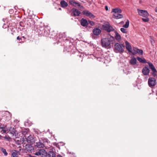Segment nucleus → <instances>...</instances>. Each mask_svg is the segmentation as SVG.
<instances>
[{
  "label": "nucleus",
  "mask_w": 157,
  "mask_h": 157,
  "mask_svg": "<svg viewBox=\"0 0 157 157\" xmlns=\"http://www.w3.org/2000/svg\"><path fill=\"white\" fill-rule=\"evenodd\" d=\"M129 21L128 20H127V21L126 22L125 24L123 25V27L125 28H127L129 27Z\"/></svg>",
  "instance_id": "obj_27"
},
{
  "label": "nucleus",
  "mask_w": 157,
  "mask_h": 157,
  "mask_svg": "<svg viewBox=\"0 0 157 157\" xmlns=\"http://www.w3.org/2000/svg\"><path fill=\"white\" fill-rule=\"evenodd\" d=\"M114 32L115 33V38L118 41H120L121 40V37L120 35L117 33V32L115 31Z\"/></svg>",
  "instance_id": "obj_18"
},
{
  "label": "nucleus",
  "mask_w": 157,
  "mask_h": 157,
  "mask_svg": "<svg viewBox=\"0 0 157 157\" xmlns=\"http://www.w3.org/2000/svg\"><path fill=\"white\" fill-rule=\"evenodd\" d=\"M114 40V37L109 35H108L106 38H103L101 40V43L102 47L108 48L111 47V44L113 40Z\"/></svg>",
  "instance_id": "obj_1"
},
{
  "label": "nucleus",
  "mask_w": 157,
  "mask_h": 157,
  "mask_svg": "<svg viewBox=\"0 0 157 157\" xmlns=\"http://www.w3.org/2000/svg\"><path fill=\"white\" fill-rule=\"evenodd\" d=\"M150 41L152 44L154 43V40L152 39L151 37Z\"/></svg>",
  "instance_id": "obj_34"
},
{
  "label": "nucleus",
  "mask_w": 157,
  "mask_h": 157,
  "mask_svg": "<svg viewBox=\"0 0 157 157\" xmlns=\"http://www.w3.org/2000/svg\"><path fill=\"white\" fill-rule=\"evenodd\" d=\"M137 60L139 61L140 62L143 63H147L149 66V67L153 71L152 75L154 77H155L156 76L157 74V71L152 63L150 62H147L146 60L144 59H142L139 57H137Z\"/></svg>",
  "instance_id": "obj_2"
},
{
  "label": "nucleus",
  "mask_w": 157,
  "mask_h": 157,
  "mask_svg": "<svg viewBox=\"0 0 157 157\" xmlns=\"http://www.w3.org/2000/svg\"><path fill=\"white\" fill-rule=\"evenodd\" d=\"M105 10L106 11H108V6H105Z\"/></svg>",
  "instance_id": "obj_36"
},
{
  "label": "nucleus",
  "mask_w": 157,
  "mask_h": 157,
  "mask_svg": "<svg viewBox=\"0 0 157 157\" xmlns=\"http://www.w3.org/2000/svg\"><path fill=\"white\" fill-rule=\"evenodd\" d=\"M123 17V15L120 14H114L113 15V17L116 19H121Z\"/></svg>",
  "instance_id": "obj_19"
},
{
  "label": "nucleus",
  "mask_w": 157,
  "mask_h": 157,
  "mask_svg": "<svg viewBox=\"0 0 157 157\" xmlns=\"http://www.w3.org/2000/svg\"><path fill=\"white\" fill-rule=\"evenodd\" d=\"M136 62L137 60L134 57H133L130 60V63L131 64L134 65L136 63Z\"/></svg>",
  "instance_id": "obj_20"
},
{
  "label": "nucleus",
  "mask_w": 157,
  "mask_h": 157,
  "mask_svg": "<svg viewBox=\"0 0 157 157\" xmlns=\"http://www.w3.org/2000/svg\"><path fill=\"white\" fill-rule=\"evenodd\" d=\"M137 48H134L132 50V52L131 53H132L133 55L136 54H134V52H135L137 51Z\"/></svg>",
  "instance_id": "obj_32"
},
{
  "label": "nucleus",
  "mask_w": 157,
  "mask_h": 157,
  "mask_svg": "<svg viewBox=\"0 0 157 157\" xmlns=\"http://www.w3.org/2000/svg\"><path fill=\"white\" fill-rule=\"evenodd\" d=\"M60 4L61 6L63 7H67L68 5L67 3L64 0H62L61 1Z\"/></svg>",
  "instance_id": "obj_23"
},
{
  "label": "nucleus",
  "mask_w": 157,
  "mask_h": 157,
  "mask_svg": "<svg viewBox=\"0 0 157 157\" xmlns=\"http://www.w3.org/2000/svg\"><path fill=\"white\" fill-rule=\"evenodd\" d=\"M148 83L149 87H152L156 85V80L154 78H150L148 79Z\"/></svg>",
  "instance_id": "obj_7"
},
{
  "label": "nucleus",
  "mask_w": 157,
  "mask_h": 157,
  "mask_svg": "<svg viewBox=\"0 0 157 157\" xmlns=\"http://www.w3.org/2000/svg\"><path fill=\"white\" fill-rule=\"evenodd\" d=\"M63 157L62 156L60 155H58L57 156V157Z\"/></svg>",
  "instance_id": "obj_38"
},
{
  "label": "nucleus",
  "mask_w": 157,
  "mask_h": 157,
  "mask_svg": "<svg viewBox=\"0 0 157 157\" xmlns=\"http://www.w3.org/2000/svg\"><path fill=\"white\" fill-rule=\"evenodd\" d=\"M121 31L124 33H127L126 29L124 28H121L120 29Z\"/></svg>",
  "instance_id": "obj_31"
},
{
  "label": "nucleus",
  "mask_w": 157,
  "mask_h": 157,
  "mask_svg": "<svg viewBox=\"0 0 157 157\" xmlns=\"http://www.w3.org/2000/svg\"><path fill=\"white\" fill-rule=\"evenodd\" d=\"M1 129L2 132H3V133H7L8 132V130L6 129V128L5 127H3L1 125L0 126V129Z\"/></svg>",
  "instance_id": "obj_24"
},
{
  "label": "nucleus",
  "mask_w": 157,
  "mask_h": 157,
  "mask_svg": "<svg viewBox=\"0 0 157 157\" xmlns=\"http://www.w3.org/2000/svg\"><path fill=\"white\" fill-rule=\"evenodd\" d=\"M35 145L39 148H43L44 147V144L40 142V141L39 142H36Z\"/></svg>",
  "instance_id": "obj_16"
},
{
  "label": "nucleus",
  "mask_w": 157,
  "mask_h": 157,
  "mask_svg": "<svg viewBox=\"0 0 157 157\" xmlns=\"http://www.w3.org/2000/svg\"><path fill=\"white\" fill-rule=\"evenodd\" d=\"M138 14L140 16L144 17H148L149 14L147 10H140L139 9H137Z\"/></svg>",
  "instance_id": "obj_5"
},
{
  "label": "nucleus",
  "mask_w": 157,
  "mask_h": 157,
  "mask_svg": "<svg viewBox=\"0 0 157 157\" xmlns=\"http://www.w3.org/2000/svg\"><path fill=\"white\" fill-rule=\"evenodd\" d=\"M83 7L81 5L79 4V10L80 9H83Z\"/></svg>",
  "instance_id": "obj_35"
},
{
  "label": "nucleus",
  "mask_w": 157,
  "mask_h": 157,
  "mask_svg": "<svg viewBox=\"0 0 157 157\" xmlns=\"http://www.w3.org/2000/svg\"><path fill=\"white\" fill-rule=\"evenodd\" d=\"M48 157H55L56 154L52 151H50L48 152Z\"/></svg>",
  "instance_id": "obj_22"
},
{
  "label": "nucleus",
  "mask_w": 157,
  "mask_h": 157,
  "mask_svg": "<svg viewBox=\"0 0 157 157\" xmlns=\"http://www.w3.org/2000/svg\"><path fill=\"white\" fill-rule=\"evenodd\" d=\"M17 40H20V39H21V38H20L19 36H18L17 37Z\"/></svg>",
  "instance_id": "obj_39"
},
{
  "label": "nucleus",
  "mask_w": 157,
  "mask_h": 157,
  "mask_svg": "<svg viewBox=\"0 0 157 157\" xmlns=\"http://www.w3.org/2000/svg\"><path fill=\"white\" fill-rule=\"evenodd\" d=\"M101 30L98 28H95L93 30V33L94 35L96 36L99 35L101 33Z\"/></svg>",
  "instance_id": "obj_10"
},
{
  "label": "nucleus",
  "mask_w": 157,
  "mask_h": 157,
  "mask_svg": "<svg viewBox=\"0 0 157 157\" xmlns=\"http://www.w3.org/2000/svg\"><path fill=\"white\" fill-rule=\"evenodd\" d=\"M79 1H80L82 2L85 3L86 2V0H79Z\"/></svg>",
  "instance_id": "obj_37"
},
{
  "label": "nucleus",
  "mask_w": 157,
  "mask_h": 157,
  "mask_svg": "<svg viewBox=\"0 0 157 157\" xmlns=\"http://www.w3.org/2000/svg\"><path fill=\"white\" fill-rule=\"evenodd\" d=\"M122 23H124V22H123V21H122Z\"/></svg>",
  "instance_id": "obj_43"
},
{
  "label": "nucleus",
  "mask_w": 157,
  "mask_h": 157,
  "mask_svg": "<svg viewBox=\"0 0 157 157\" xmlns=\"http://www.w3.org/2000/svg\"><path fill=\"white\" fill-rule=\"evenodd\" d=\"M70 3L73 5V6L76 7L78 6V3L75 2V1L72 0H70L69 2Z\"/></svg>",
  "instance_id": "obj_25"
},
{
  "label": "nucleus",
  "mask_w": 157,
  "mask_h": 157,
  "mask_svg": "<svg viewBox=\"0 0 157 157\" xmlns=\"http://www.w3.org/2000/svg\"><path fill=\"white\" fill-rule=\"evenodd\" d=\"M25 149L28 151H31L33 147L30 144H26L25 146Z\"/></svg>",
  "instance_id": "obj_14"
},
{
  "label": "nucleus",
  "mask_w": 157,
  "mask_h": 157,
  "mask_svg": "<svg viewBox=\"0 0 157 157\" xmlns=\"http://www.w3.org/2000/svg\"><path fill=\"white\" fill-rule=\"evenodd\" d=\"M83 14L86 16L89 17L91 19H93L95 16L94 15L92 14L90 12L87 10H84L82 12Z\"/></svg>",
  "instance_id": "obj_8"
},
{
  "label": "nucleus",
  "mask_w": 157,
  "mask_h": 157,
  "mask_svg": "<svg viewBox=\"0 0 157 157\" xmlns=\"http://www.w3.org/2000/svg\"><path fill=\"white\" fill-rule=\"evenodd\" d=\"M124 46L123 44H120L118 43H116L114 44V50L116 53H122L124 51L123 48Z\"/></svg>",
  "instance_id": "obj_3"
},
{
  "label": "nucleus",
  "mask_w": 157,
  "mask_h": 157,
  "mask_svg": "<svg viewBox=\"0 0 157 157\" xmlns=\"http://www.w3.org/2000/svg\"><path fill=\"white\" fill-rule=\"evenodd\" d=\"M143 52L142 50L137 49V51L135 52H134V53L136 54L137 53H138L140 54L141 55H142L143 54Z\"/></svg>",
  "instance_id": "obj_28"
},
{
  "label": "nucleus",
  "mask_w": 157,
  "mask_h": 157,
  "mask_svg": "<svg viewBox=\"0 0 157 157\" xmlns=\"http://www.w3.org/2000/svg\"><path fill=\"white\" fill-rule=\"evenodd\" d=\"M81 24L82 26L85 27L87 25L88 22L87 20L82 18L81 20Z\"/></svg>",
  "instance_id": "obj_15"
},
{
  "label": "nucleus",
  "mask_w": 157,
  "mask_h": 157,
  "mask_svg": "<svg viewBox=\"0 0 157 157\" xmlns=\"http://www.w3.org/2000/svg\"><path fill=\"white\" fill-rule=\"evenodd\" d=\"M71 15L73 16L76 17L78 16V10L75 8L71 10Z\"/></svg>",
  "instance_id": "obj_12"
},
{
  "label": "nucleus",
  "mask_w": 157,
  "mask_h": 157,
  "mask_svg": "<svg viewBox=\"0 0 157 157\" xmlns=\"http://www.w3.org/2000/svg\"><path fill=\"white\" fill-rule=\"evenodd\" d=\"M1 151L4 154L5 156H6L7 155V152L6 150L4 148H2Z\"/></svg>",
  "instance_id": "obj_29"
},
{
  "label": "nucleus",
  "mask_w": 157,
  "mask_h": 157,
  "mask_svg": "<svg viewBox=\"0 0 157 157\" xmlns=\"http://www.w3.org/2000/svg\"><path fill=\"white\" fill-rule=\"evenodd\" d=\"M88 22L89 23L90 25L92 26H93L94 25V22L93 21H89Z\"/></svg>",
  "instance_id": "obj_33"
},
{
  "label": "nucleus",
  "mask_w": 157,
  "mask_h": 157,
  "mask_svg": "<svg viewBox=\"0 0 157 157\" xmlns=\"http://www.w3.org/2000/svg\"><path fill=\"white\" fill-rule=\"evenodd\" d=\"M149 70L147 67H144L142 70V73L144 75H147L149 73Z\"/></svg>",
  "instance_id": "obj_11"
},
{
  "label": "nucleus",
  "mask_w": 157,
  "mask_h": 157,
  "mask_svg": "<svg viewBox=\"0 0 157 157\" xmlns=\"http://www.w3.org/2000/svg\"><path fill=\"white\" fill-rule=\"evenodd\" d=\"M34 154L36 155L41 156L42 157H45L47 155V152L44 149H40L38 151Z\"/></svg>",
  "instance_id": "obj_6"
},
{
  "label": "nucleus",
  "mask_w": 157,
  "mask_h": 157,
  "mask_svg": "<svg viewBox=\"0 0 157 157\" xmlns=\"http://www.w3.org/2000/svg\"><path fill=\"white\" fill-rule=\"evenodd\" d=\"M112 12L115 13H121L122 12V10L119 8H116L112 9Z\"/></svg>",
  "instance_id": "obj_17"
},
{
  "label": "nucleus",
  "mask_w": 157,
  "mask_h": 157,
  "mask_svg": "<svg viewBox=\"0 0 157 157\" xmlns=\"http://www.w3.org/2000/svg\"><path fill=\"white\" fill-rule=\"evenodd\" d=\"M9 130L10 131V130L12 131V132H10V134L12 135V136L15 135V136H16V134L17 132H16V130L13 128H10V129H9Z\"/></svg>",
  "instance_id": "obj_21"
},
{
  "label": "nucleus",
  "mask_w": 157,
  "mask_h": 157,
  "mask_svg": "<svg viewBox=\"0 0 157 157\" xmlns=\"http://www.w3.org/2000/svg\"><path fill=\"white\" fill-rule=\"evenodd\" d=\"M102 27L104 30L108 32H110L114 30V28L110 25L108 22H107L103 25Z\"/></svg>",
  "instance_id": "obj_4"
},
{
  "label": "nucleus",
  "mask_w": 157,
  "mask_h": 157,
  "mask_svg": "<svg viewBox=\"0 0 157 157\" xmlns=\"http://www.w3.org/2000/svg\"><path fill=\"white\" fill-rule=\"evenodd\" d=\"M8 113L9 114H10V118H11V114L9 112H8Z\"/></svg>",
  "instance_id": "obj_40"
},
{
  "label": "nucleus",
  "mask_w": 157,
  "mask_h": 157,
  "mask_svg": "<svg viewBox=\"0 0 157 157\" xmlns=\"http://www.w3.org/2000/svg\"><path fill=\"white\" fill-rule=\"evenodd\" d=\"M126 47L127 49L129 52H132V47L129 42L127 41L125 42Z\"/></svg>",
  "instance_id": "obj_13"
},
{
  "label": "nucleus",
  "mask_w": 157,
  "mask_h": 157,
  "mask_svg": "<svg viewBox=\"0 0 157 157\" xmlns=\"http://www.w3.org/2000/svg\"><path fill=\"white\" fill-rule=\"evenodd\" d=\"M26 132H23L22 133L23 135H25V134H26Z\"/></svg>",
  "instance_id": "obj_41"
},
{
  "label": "nucleus",
  "mask_w": 157,
  "mask_h": 157,
  "mask_svg": "<svg viewBox=\"0 0 157 157\" xmlns=\"http://www.w3.org/2000/svg\"><path fill=\"white\" fill-rule=\"evenodd\" d=\"M145 18H142V20L144 22H148L149 21V18L147 17H145Z\"/></svg>",
  "instance_id": "obj_30"
},
{
  "label": "nucleus",
  "mask_w": 157,
  "mask_h": 157,
  "mask_svg": "<svg viewBox=\"0 0 157 157\" xmlns=\"http://www.w3.org/2000/svg\"><path fill=\"white\" fill-rule=\"evenodd\" d=\"M27 142L29 143L33 144L35 142V140L34 138L31 136L30 135L29 136L25 138Z\"/></svg>",
  "instance_id": "obj_9"
},
{
  "label": "nucleus",
  "mask_w": 157,
  "mask_h": 157,
  "mask_svg": "<svg viewBox=\"0 0 157 157\" xmlns=\"http://www.w3.org/2000/svg\"><path fill=\"white\" fill-rule=\"evenodd\" d=\"M155 11L156 12H157V7L155 9Z\"/></svg>",
  "instance_id": "obj_42"
},
{
  "label": "nucleus",
  "mask_w": 157,
  "mask_h": 157,
  "mask_svg": "<svg viewBox=\"0 0 157 157\" xmlns=\"http://www.w3.org/2000/svg\"><path fill=\"white\" fill-rule=\"evenodd\" d=\"M18 152L15 150L14 152H13L11 155V157H18V155H17Z\"/></svg>",
  "instance_id": "obj_26"
},
{
  "label": "nucleus",
  "mask_w": 157,
  "mask_h": 157,
  "mask_svg": "<svg viewBox=\"0 0 157 157\" xmlns=\"http://www.w3.org/2000/svg\"><path fill=\"white\" fill-rule=\"evenodd\" d=\"M79 14H80V13L79 12Z\"/></svg>",
  "instance_id": "obj_44"
}]
</instances>
